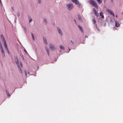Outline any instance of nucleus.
Here are the masks:
<instances>
[{"label": "nucleus", "instance_id": "1", "mask_svg": "<svg viewBox=\"0 0 123 123\" xmlns=\"http://www.w3.org/2000/svg\"><path fill=\"white\" fill-rule=\"evenodd\" d=\"M89 2L90 3L94 6L96 7H98V4L95 0H89Z\"/></svg>", "mask_w": 123, "mask_h": 123}, {"label": "nucleus", "instance_id": "2", "mask_svg": "<svg viewBox=\"0 0 123 123\" xmlns=\"http://www.w3.org/2000/svg\"><path fill=\"white\" fill-rule=\"evenodd\" d=\"M15 62H16L18 68H19V70L21 74L22 73V71L21 70V68L19 64L18 63V59L17 57H16L15 59Z\"/></svg>", "mask_w": 123, "mask_h": 123}, {"label": "nucleus", "instance_id": "3", "mask_svg": "<svg viewBox=\"0 0 123 123\" xmlns=\"http://www.w3.org/2000/svg\"><path fill=\"white\" fill-rule=\"evenodd\" d=\"M67 7L68 10H71L73 8V5L71 3L68 4H67Z\"/></svg>", "mask_w": 123, "mask_h": 123}, {"label": "nucleus", "instance_id": "4", "mask_svg": "<svg viewBox=\"0 0 123 123\" xmlns=\"http://www.w3.org/2000/svg\"><path fill=\"white\" fill-rule=\"evenodd\" d=\"M106 10L110 14L113 16L114 17H115L114 14L113 13V12H112L111 10H110L108 9H106Z\"/></svg>", "mask_w": 123, "mask_h": 123}, {"label": "nucleus", "instance_id": "5", "mask_svg": "<svg viewBox=\"0 0 123 123\" xmlns=\"http://www.w3.org/2000/svg\"><path fill=\"white\" fill-rule=\"evenodd\" d=\"M50 48V49L52 50H54L55 49L54 45L51 44H49Z\"/></svg>", "mask_w": 123, "mask_h": 123}, {"label": "nucleus", "instance_id": "6", "mask_svg": "<svg viewBox=\"0 0 123 123\" xmlns=\"http://www.w3.org/2000/svg\"><path fill=\"white\" fill-rule=\"evenodd\" d=\"M57 28L58 29V31L59 33L61 35H62V34L61 29L59 27H58Z\"/></svg>", "mask_w": 123, "mask_h": 123}, {"label": "nucleus", "instance_id": "7", "mask_svg": "<svg viewBox=\"0 0 123 123\" xmlns=\"http://www.w3.org/2000/svg\"><path fill=\"white\" fill-rule=\"evenodd\" d=\"M115 24H116V27H118L120 25V24L119 23L117 22L116 21H115Z\"/></svg>", "mask_w": 123, "mask_h": 123}, {"label": "nucleus", "instance_id": "8", "mask_svg": "<svg viewBox=\"0 0 123 123\" xmlns=\"http://www.w3.org/2000/svg\"><path fill=\"white\" fill-rule=\"evenodd\" d=\"M1 39L2 40V41L4 42L5 41H6L2 35H1Z\"/></svg>", "mask_w": 123, "mask_h": 123}, {"label": "nucleus", "instance_id": "9", "mask_svg": "<svg viewBox=\"0 0 123 123\" xmlns=\"http://www.w3.org/2000/svg\"><path fill=\"white\" fill-rule=\"evenodd\" d=\"M103 13L102 12H100V15L101 16V18L103 19L104 18V16L103 15Z\"/></svg>", "mask_w": 123, "mask_h": 123}, {"label": "nucleus", "instance_id": "10", "mask_svg": "<svg viewBox=\"0 0 123 123\" xmlns=\"http://www.w3.org/2000/svg\"><path fill=\"white\" fill-rule=\"evenodd\" d=\"M73 2H74L76 4H78L79 2L77 0H72Z\"/></svg>", "mask_w": 123, "mask_h": 123}, {"label": "nucleus", "instance_id": "11", "mask_svg": "<svg viewBox=\"0 0 123 123\" xmlns=\"http://www.w3.org/2000/svg\"><path fill=\"white\" fill-rule=\"evenodd\" d=\"M78 26L80 30H81V31L82 32H83V30L82 27L80 25H79Z\"/></svg>", "mask_w": 123, "mask_h": 123}, {"label": "nucleus", "instance_id": "12", "mask_svg": "<svg viewBox=\"0 0 123 123\" xmlns=\"http://www.w3.org/2000/svg\"><path fill=\"white\" fill-rule=\"evenodd\" d=\"M4 42V46H5V48H7V44L6 43V41H5H5L4 42Z\"/></svg>", "mask_w": 123, "mask_h": 123}, {"label": "nucleus", "instance_id": "13", "mask_svg": "<svg viewBox=\"0 0 123 123\" xmlns=\"http://www.w3.org/2000/svg\"><path fill=\"white\" fill-rule=\"evenodd\" d=\"M97 1L99 4H101L102 2V1L101 0H97Z\"/></svg>", "mask_w": 123, "mask_h": 123}, {"label": "nucleus", "instance_id": "14", "mask_svg": "<svg viewBox=\"0 0 123 123\" xmlns=\"http://www.w3.org/2000/svg\"><path fill=\"white\" fill-rule=\"evenodd\" d=\"M43 40L44 43L45 44H46L47 43V42L45 38L44 37L43 38Z\"/></svg>", "mask_w": 123, "mask_h": 123}, {"label": "nucleus", "instance_id": "15", "mask_svg": "<svg viewBox=\"0 0 123 123\" xmlns=\"http://www.w3.org/2000/svg\"><path fill=\"white\" fill-rule=\"evenodd\" d=\"M1 52L2 53V54L3 55H4V56L5 55V54L4 52L3 49H1Z\"/></svg>", "mask_w": 123, "mask_h": 123}, {"label": "nucleus", "instance_id": "16", "mask_svg": "<svg viewBox=\"0 0 123 123\" xmlns=\"http://www.w3.org/2000/svg\"><path fill=\"white\" fill-rule=\"evenodd\" d=\"M6 94L8 96L10 97V95L9 94V92H8V91L7 90H6Z\"/></svg>", "mask_w": 123, "mask_h": 123}, {"label": "nucleus", "instance_id": "17", "mask_svg": "<svg viewBox=\"0 0 123 123\" xmlns=\"http://www.w3.org/2000/svg\"><path fill=\"white\" fill-rule=\"evenodd\" d=\"M78 18L79 20H81L82 18L80 15H78Z\"/></svg>", "mask_w": 123, "mask_h": 123}, {"label": "nucleus", "instance_id": "18", "mask_svg": "<svg viewBox=\"0 0 123 123\" xmlns=\"http://www.w3.org/2000/svg\"><path fill=\"white\" fill-rule=\"evenodd\" d=\"M92 22L94 24L96 23V22L94 19H92Z\"/></svg>", "mask_w": 123, "mask_h": 123}, {"label": "nucleus", "instance_id": "19", "mask_svg": "<svg viewBox=\"0 0 123 123\" xmlns=\"http://www.w3.org/2000/svg\"><path fill=\"white\" fill-rule=\"evenodd\" d=\"M94 14L96 16H97V17H98V13L97 12H95L94 13Z\"/></svg>", "mask_w": 123, "mask_h": 123}, {"label": "nucleus", "instance_id": "20", "mask_svg": "<svg viewBox=\"0 0 123 123\" xmlns=\"http://www.w3.org/2000/svg\"><path fill=\"white\" fill-rule=\"evenodd\" d=\"M28 17L29 22H31V21H32V20L31 19V17L29 16Z\"/></svg>", "mask_w": 123, "mask_h": 123}, {"label": "nucleus", "instance_id": "21", "mask_svg": "<svg viewBox=\"0 0 123 123\" xmlns=\"http://www.w3.org/2000/svg\"><path fill=\"white\" fill-rule=\"evenodd\" d=\"M60 48L62 49H64V48L61 45L60 46Z\"/></svg>", "mask_w": 123, "mask_h": 123}, {"label": "nucleus", "instance_id": "22", "mask_svg": "<svg viewBox=\"0 0 123 123\" xmlns=\"http://www.w3.org/2000/svg\"><path fill=\"white\" fill-rule=\"evenodd\" d=\"M44 22L45 23V24H47V22L46 21V19L44 18Z\"/></svg>", "mask_w": 123, "mask_h": 123}, {"label": "nucleus", "instance_id": "23", "mask_svg": "<svg viewBox=\"0 0 123 123\" xmlns=\"http://www.w3.org/2000/svg\"><path fill=\"white\" fill-rule=\"evenodd\" d=\"M46 50L47 51L48 55H49V49H47Z\"/></svg>", "mask_w": 123, "mask_h": 123}, {"label": "nucleus", "instance_id": "24", "mask_svg": "<svg viewBox=\"0 0 123 123\" xmlns=\"http://www.w3.org/2000/svg\"><path fill=\"white\" fill-rule=\"evenodd\" d=\"M46 50L47 51L48 55H49V49H47Z\"/></svg>", "mask_w": 123, "mask_h": 123}, {"label": "nucleus", "instance_id": "25", "mask_svg": "<svg viewBox=\"0 0 123 123\" xmlns=\"http://www.w3.org/2000/svg\"><path fill=\"white\" fill-rule=\"evenodd\" d=\"M6 51L7 52V53H8V54H10V53L9 51V50H8V49L7 48H6Z\"/></svg>", "mask_w": 123, "mask_h": 123}, {"label": "nucleus", "instance_id": "26", "mask_svg": "<svg viewBox=\"0 0 123 123\" xmlns=\"http://www.w3.org/2000/svg\"><path fill=\"white\" fill-rule=\"evenodd\" d=\"M31 35H32L33 39V40H35V39H34V36L32 33H31Z\"/></svg>", "mask_w": 123, "mask_h": 123}, {"label": "nucleus", "instance_id": "27", "mask_svg": "<svg viewBox=\"0 0 123 123\" xmlns=\"http://www.w3.org/2000/svg\"><path fill=\"white\" fill-rule=\"evenodd\" d=\"M24 29L25 30V31L26 33V29L25 27V26L24 27Z\"/></svg>", "mask_w": 123, "mask_h": 123}, {"label": "nucleus", "instance_id": "28", "mask_svg": "<svg viewBox=\"0 0 123 123\" xmlns=\"http://www.w3.org/2000/svg\"><path fill=\"white\" fill-rule=\"evenodd\" d=\"M20 66H21V67H22V64L21 62H20Z\"/></svg>", "mask_w": 123, "mask_h": 123}, {"label": "nucleus", "instance_id": "29", "mask_svg": "<svg viewBox=\"0 0 123 123\" xmlns=\"http://www.w3.org/2000/svg\"><path fill=\"white\" fill-rule=\"evenodd\" d=\"M24 50L25 53H26V54L28 53L27 51L25 49H24Z\"/></svg>", "mask_w": 123, "mask_h": 123}, {"label": "nucleus", "instance_id": "30", "mask_svg": "<svg viewBox=\"0 0 123 123\" xmlns=\"http://www.w3.org/2000/svg\"><path fill=\"white\" fill-rule=\"evenodd\" d=\"M93 11L94 12V13H95V12H96V11L95 10V8H93Z\"/></svg>", "mask_w": 123, "mask_h": 123}, {"label": "nucleus", "instance_id": "31", "mask_svg": "<svg viewBox=\"0 0 123 123\" xmlns=\"http://www.w3.org/2000/svg\"><path fill=\"white\" fill-rule=\"evenodd\" d=\"M0 48L1 49H3L2 45L0 46Z\"/></svg>", "mask_w": 123, "mask_h": 123}, {"label": "nucleus", "instance_id": "32", "mask_svg": "<svg viewBox=\"0 0 123 123\" xmlns=\"http://www.w3.org/2000/svg\"><path fill=\"white\" fill-rule=\"evenodd\" d=\"M0 48L1 49H3L2 45L0 46Z\"/></svg>", "mask_w": 123, "mask_h": 123}, {"label": "nucleus", "instance_id": "33", "mask_svg": "<svg viewBox=\"0 0 123 123\" xmlns=\"http://www.w3.org/2000/svg\"><path fill=\"white\" fill-rule=\"evenodd\" d=\"M71 43H72V44L73 45H74V42H73L72 40L71 41Z\"/></svg>", "mask_w": 123, "mask_h": 123}, {"label": "nucleus", "instance_id": "34", "mask_svg": "<svg viewBox=\"0 0 123 123\" xmlns=\"http://www.w3.org/2000/svg\"><path fill=\"white\" fill-rule=\"evenodd\" d=\"M39 3H40L41 2V0H38Z\"/></svg>", "mask_w": 123, "mask_h": 123}, {"label": "nucleus", "instance_id": "35", "mask_svg": "<svg viewBox=\"0 0 123 123\" xmlns=\"http://www.w3.org/2000/svg\"><path fill=\"white\" fill-rule=\"evenodd\" d=\"M11 8H12V10H13V7H11Z\"/></svg>", "mask_w": 123, "mask_h": 123}, {"label": "nucleus", "instance_id": "36", "mask_svg": "<svg viewBox=\"0 0 123 123\" xmlns=\"http://www.w3.org/2000/svg\"><path fill=\"white\" fill-rule=\"evenodd\" d=\"M25 75L26 76L27 75V73H26V71H25Z\"/></svg>", "mask_w": 123, "mask_h": 123}, {"label": "nucleus", "instance_id": "37", "mask_svg": "<svg viewBox=\"0 0 123 123\" xmlns=\"http://www.w3.org/2000/svg\"><path fill=\"white\" fill-rule=\"evenodd\" d=\"M45 49H46V50L47 49H48L47 48V47H45Z\"/></svg>", "mask_w": 123, "mask_h": 123}, {"label": "nucleus", "instance_id": "38", "mask_svg": "<svg viewBox=\"0 0 123 123\" xmlns=\"http://www.w3.org/2000/svg\"><path fill=\"white\" fill-rule=\"evenodd\" d=\"M111 2L112 3L113 2V0H111Z\"/></svg>", "mask_w": 123, "mask_h": 123}, {"label": "nucleus", "instance_id": "39", "mask_svg": "<svg viewBox=\"0 0 123 123\" xmlns=\"http://www.w3.org/2000/svg\"><path fill=\"white\" fill-rule=\"evenodd\" d=\"M106 0H103L104 1V3H105V2L106 1Z\"/></svg>", "mask_w": 123, "mask_h": 123}, {"label": "nucleus", "instance_id": "40", "mask_svg": "<svg viewBox=\"0 0 123 123\" xmlns=\"http://www.w3.org/2000/svg\"><path fill=\"white\" fill-rule=\"evenodd\" d=\"M0 3H2L1 2V0H0Z\"/></svg>", "mask_w": 123, "mask_h": 123}, {"label": "nucleus", "instance_id": "41", "mask_svg": "<svg viewBox=\"0 0 123 123\" xmlns=\"http://www.w3.org/2000/svg\"><path fill=\"white\" fill-rule=\"evenodd\" d=\"M116 18H117V15H116Z\"/></svg>", "mask_w": 123, "mask_h": 123}, {"label": "nucleus", "instance_id": "42", "mask_svg": "<svg viewBox=\"0 0 123 123\" xmlns=\"http://www.w3.org/2000/svg\"><path fill=\"white\" fill-rule=\"evenodd\" d=\"M28 74H30V73H29V72H28Z\"/></svg>", "mask_w": 123, "mask_h": 123}, {"label": "nucleus", "instance_id": "43", "mask_svg": "<svg viewBox=\"0 0 123 123\" xmlns=\"http://www.w3.org/2000/svg\"><path fill=\"white\" fill-rule=\"evenodd\" d=\"M69 50H70V49H69Z\"/></svg>", "mask_w": 123, "mask_h": 123}, {"label": "nucleus", "instance_id": "44", "mask_svg": "<svg viewBox=\"0 0 123 123\" xmlns=\"http://www.w3.org/2000/svg\"><path fill=\"white\" fill-rule=\"evenodd\" d=\"M74 21H75V22H76V21H75L74 20Z\"/></svg>", "mask_w": 123, "mask_h": 123}]
</instances>
